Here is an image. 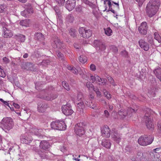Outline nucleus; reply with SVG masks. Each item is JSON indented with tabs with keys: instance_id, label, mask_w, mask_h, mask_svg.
Here are the masks:
<instances>
[{
	"instance_id": "obj_1",
	"label": "nucleus",
	"mask_w": 161,
	"mask_h": 161,
	"mask_svg": "<svg viewBox=\"0 0 161 161\" xmlns=\"http://www.w3.org/2000/svg\"><path fill=\"white\" fill-rule=\"evenodd\" d=\"M160 5V0H150L147 3L146 11L148 17H152L158 11Z\"/></svg>"
},
{
	"instance_id": "obj_2",
	"label": "nucleus",
	"mask_w": 161,
	"mask_h": 161,
	"mask_svg": "<svg viewBox=\"0 0 161 161\" xmlns=\"http://www.w3.org/2000/svg\"><path fill=\"white\" fill-rule=\"evenodd\" d=\"M146 112L144 118L146 125L148 129H153L154 128V125L152 123L153 117L151 115L153 111L150 109L148 108Z\"/></svg>"
},
{
	"instance_id": "obj_3",
	"label": "nucleus",
	"mask_w": 161,
	"mask_h": 161,
	"mask_svg": "<svg viewBox=\"0 0 161 161\" xmlns=\"http://www.w3.org/2000/svg\"><path fill=\"white\" fill-rule=\"evenodd\" d=\"M67 68L68 70H70L75 74L77 75L79 73L83 78L86 80H87L88 79L85 69H82L80 67H77L76 69H75L72 66L70 65H68Z\"/></svg>"
},
{
	"instance_id": "obj_4",
	"label": "nucleus",
	"mask_w": 161,
	"mask_h": 161,
	"mask_svg": "<svg viewBox=\"0 0 161 161\" xmlns=\"http://www.w3.org/2000/svg\"><path fill=\"white\" fill-rule=\"evenodd\" d=\"M153 140V138L151 136H141L138 139V143L141 145L146 146L151 144Z\"/></svg>"
},
{
	"instance_id": "obj_5",
	"label": "nucleus",
	"mask_w": 161,
	"mask_h": 161,
	"mask_svg": "<svg viewBox=\"0 0 161 161\" xmlns=\"http://www.w3.org/2000/svg\"><path fill=\"white\" fill-rule=\"evenodd\" d=\"M3 129L8 130L11 129L14 125V122L12 119L10 117H6L3 119L2 120Z\"/></svg>"
},
{
	"instance_id": "obj_6",
	"label": "nucleus",
	"mask_w": 161,
	"mask_h": 161,
	"mask_svg": "<svg viewBox=\"0 0 161 161\" xmlns=\"http://www.w3.org/2000/svg\"><path fill=\"white\" fill-rule=\"evenodd\" d=\"M51 126L52 129L58 130H64L65 129L66 125L63 121H55L52 122Z\"/></svg>"
},
{
	"instance_id": "obj_7",
	"label": "nucleus",
	"mask_w": 161,
	"mask_h": 161,
	"mask_svg": "<svg viewBox=\"0 0 161 161\" xmlns=\"http://www.w3.org/2000/svg\"><path fill=\"white\" fill-rule=\"evenodd\" d=\"M106 2H108L109 7V10L114 14L115 13V10H118L119 8L118 2L115 3L113 1L112 2L110 0H104V4H105Z\"/></svg>"
},
{
	"instance_id": "obj_8",
	"label": "nucleus",
	"mask_w": 161,
	"mask_h": 161,
	"mask_svg": "<svg viewBox=\"0 0 161 161\" xmlns=\"http://www.w3.org/2000/svg\"><path fill=\"white\" fill-rule=\"evenodd\" d=\"M85 125L83 123H80L75 125V131L76 134L80 136H83L85 132Z\"/></svg>"
},
{
	"instance_id": "obj_9",
	"label": "nucleus",
	"mask_w": 161,
	"mask_h": 161,
	"mask_svg": "<svg viewBox=\"0 0 161 161\" xmlns=\"http://www.w3.org/2000/svg\"><path fill=\"white\" fill-rule=\"evenodd\" d=\"M90 80L92 81V83L95 82L99 85H104L106 82V80L104 79L100 78L97 75L94 74V75H90Z\"/></svg>"
},
{
	"instance_id": "obj_10",
	"label": "nucleus",
	"mask_w": 161,
	"mask_h": 161,
	"mask_svg": "<svg viewBox=\"0 0 161 161\" xmlns=\"http://www.w3.org/2000/svg\"><path fill=\"white\" fill-rule=\"evenodd\" d=\"M62 110L63 114L66 116L71 115L74 113L71 106L69 103H66L62 107Z\"/></svg>"
},
{
	"instance_id": "obj_11",
	"label": "nucleus",
	"mask_w": 161,
	"mask_h": 161,
	"mask_svg": "<svg viewBox=\"0 0 161 161\" xmlns=\"http://www.w3.org/2000/svg\"><path fill=\"white\" fill-rule=\"evenodd\" d=\"M79 32L81 36L84 38H88L92 35V31L90 30H87L84 27L79 29Z\"/></svg>"
},
{
	"instance_id": "obj_12",
	"label": "nucleus",
	"mask_w": 161,
	"mask_h": 161,
	"mask_svg": "<svg viewBox=\"0 0 161 161\" xmlns=\"http://www.w3.org/2000/svg\"><path fill=\"white\" fill-rule=\"evenodd\" d=\"M137 110V109L135 110L131 108H128V111L122 109L119 111L118 114L120 118H124L128 114H130V113H136Z\"/></svg>"
},
{
	"instance_id": "obj_13",
	"label": "nucleus",
	"mask_w": 161,
	"mask_h": 161,
	"mask_svg": "<svg viewBox=\"0 0 161 161\" xmlns=\"http://www.w3.org/2000/svg\"><path fill=\"white\" fill-rule=\"evenodd\" d=\"M111 138L117 143H119L121 140L120 135L115 129H113L110 133Z\"/></svg>"
},
{
	"instance_id": "obj_14",
	"label": "nucleus",
	"mask_w": 161,
	"mask_h": 161,
	"mask_svg": "<svg viewBox=\"0 0 161 161\" xmlns=\"http://www.w3.org/2000/svg\"><path fill=\"white\" fill-rule=\"evenodd\" d=\"M101 132L103 136L109 138L110 134V130L109 127L106 125L102 127L101 128Z\"/></svg>"
},
{
	"instance_id": "obj_15",
	"label": "nucleus",
	"mask_w": 161,
	"mask_h": 161,
	"mask_svg": "<svg viewBox=\"0 0 161 161\" xmlns=\"http://www.w3.org/2000/svg\"><path fill=\"white\" fill-rule=\"evenodd\" d=\"M94 45L97 50L103 51L106 49L105 45L103 44L102 41L99 40H95L94 41Z\"/></svg>"
},
{
	"instance_id": "obj_16",
	"label": "nucleus",
	"mask_w": 161,
	"mask_h": 161,
	"mask_svg": "<svg viewBox=\"0 0 161 161\" xmlns=\"http://www.w3.org/2000/svg\"><path fill=\"white\" fill-rule=\"evenodd\" d=\"M147 22H142L138 28V31L141 34L145 35L147 34Z\"/></svg>"
},
{
	"instance_id": "obj_17",
	"label": "nucleus",
	"mask_w": 161,
	"mask_h": 161,
	"mask_svg": "<svg viewBox=\"0 0 161 161\" xmlns=\"http://www.w3.org/2000/svg\"><path fill=\"white\" fill-rule=\"evenodd\" d=\"M161 149V148L159 147L154 149L152 152H149V154L151 159L158 158L159 157V152L158 151Z\"/></svg>"
},
{
	"instance_id": "obj_18",
	"label": "nucleus",
	"mask_w": 161,
	"mask_h": 161,
	"mask_svg": "<svg viewBox=\"0 0 161 161\" xmlns=\"http://www.w3.org/2000/svg\"><path fill=\"white\" fill-rule=\"evenodd\" d=\"M52 41V45L54 48L60 47L62 44L58 37L55 36L53 37Z\"/></svg>"
},
{
	"instance_id": "obj_19",
	"label": "nucleus",
	"mask_w": 161,
	"mask_h": 161,
	"mask_svg": "<svg viewBox=\"0 0 161 161\" xmlns=\"http://www.w3.org/2000/svg\"><path fill=\"white\" fill-rule=\"evenodd\" d=\"M75 0H69L67 1L66 7L68 10L70 11L73 10L75 6Z\"/></svg>"
},
{
	"instance_id": "obj_20",
	"label": "nucleus",
	"mask_w": 161,
	"mask_h": 161,
	"mask_svg": "<svg viewBox=\"0 0 161 161\" xmlns=\"http://www.w3.org/2000/svg\"><path fill=\"white\" fill-rule=\"evenodd\" d=\"M3 36L5 38H10L13 35V33L11 31L8 30L6 27H3Z\"/></svg>"
},
{
	"instance_id": "obj_21",
	"label": "nucleus",
	"mask_w": 161,
	"mask_h": 161,
	"mask_svg": "<svg viewBox=\"0 0 161 161\" xmlns=\"http://www.w3.org/2000/svg\"><path fill=\"white\" fill-rule=\"evenodd\" d=\"M39 146L41 149L47 150L49 148L50 145L48 142L45 140H43L40 142Z\"/></svg>"
},
{
	"instance_id": "obj_22",
	"label": "nucleus",
	"mask_w": 161,
	"mask_h": 161,
	"mask_svg": "<svg viewBox=\"0 0 161 161\" xmlns=\"http://www.w3.org/2000/svg\"><path fill=\"white\" fill-rule=\"evenodd\" d=\"M47 107V105L44 102L41 101L38 104V110L40 113H43L45 112Z\"/></svg>"
},
{
	"instance_id": "obj_23",
	"label": "nucleus",
	"mask_w": 161,
	"mask_h": 161,
	"mask_svg": "<svg viewBox=\"0 0 161 161\" xmlns=\"http://www.w3.org/2000/svg\"><path fill=\"white\" fill-rule=\"evenodd\" d=\"M139 43L141 47L145 51H147L149 47L148 43L143 40H140L139 42Z\"/></svg>"
},
{
	"instance_id": "obj_24",
	"label": "nucleus",
	"mask_w": 161,
	"mask_h": 161,
	"mask_svg": "<svg viewBox=\"0 0 161 161\" xmlns=\"http://www.w3.org/2000/svg\"><path fill=\"white\" fill-rule=\"evenodd\" d=\"M85 103L89 107L93 109L98 108L96 101H85Z\"/></svg>"
},
{
	"instance_id": "obj_25",
	"label": "nucleus",
	"mask_w": 161,
	"mask_h": 161,
	"mask_svg": "<svg viewBox=\"0 0 161 161\" xmlns=\"http://www.w3.org/2000/svg\"><path fill=\"white\" fill-rule=\"evenodd\" d=\"M31 132L34 135L38 136H41L42 133V129H37L36 128H32L31 129Z\"/></svg>"
},
{
	"instance_id": "obj_26",
	"label": "nucleus",
	"mask_w": 161,
	"mask_h": 161,
	"mask_svg": "<svg viewBox=\"0 0 161 161\" xmlns=\"http://www.w3.org/2000/svg\"><path fill=\"white\" fill-rule=\"evenodd\" d=\"M33 139L31 136L28 135L25 136V137L22 139V142L25 144H28L30 143L32 141Z\"/></svg>"
},
{
	"instance_id": "obj_27",
	"label": "nucleus",
	"mask_w": 161,
	"mask_h": 161,
	"mask_svg": "<svg viewBox=\"0 0 161 161\" xmlns=\"http://www.w3.org/2000/svg\"><path fill=\"white\" fill-rule=\"evenodd\" d=\"M102 145L107 148H110L111 146V143L109 140H104L102 141Z\"/></svg>"
},
{
	"instance_id": "obj_28",
	"label": "nucleus",
	"mask_w": 161,
	"mask_h": 161,
	"mask_svg": "<svg viewBox=\"0 0 161 161\" xmlns=\"http://www.w3.org/2000/svg\"><path fill=\"white\" fill-rule=\"evenodd\" d=\"M31 23V21L29 19H26L21 20L20 22V24L23 26H28Z\"/></svg>"
},
{
	"instance_id": "obj_29",
	"label": "nucleus",
	"mask_w": 161,
	"mask_h": 161,
	"mask_svg": "<svg viewBox=\"0 0 161 161\" xmlns=\"http://www.w3.org/2000/svg\"><path fill=\"white\" fill-rule=\"evenodd\" d=\"M73 97V100H78L80 101L81 100L83 97L82 93L81 92H79L78 93L77 95V96H75V97Z\"/></svg>"
},
{
	"instance_id": "obj_30",
	"label": "nucleus",
	"mask_w": 161,
	"mask_h": 161,
	"mask_svg": "<svg viewBox=\"0 0 161 161\" xmlns=\"http://www.w3.org/2000/svg\"><path fill=\"white\" fill-rule=\"evenodd\" d=\"M105 34L107 36H110L112 35L113 31L110 27L104 28Z\"/></svg>"
},
{
	"instance_id": "obj_31",
	"label": "nucleus",
	"mask_w": 161,
	"mask_h": 161,
	"mask_svg": "<svg viewBox=\"0 0 161 161\" xmlns=\"http://www.w3.org/2000/svg\"><path fill=\"white\" fill-rule=\"evenodd\" d=\"M79 60L80 62L84 64L87 62V59L85 56L81 55L79 58Z\"/></svg>"
},
{
	"instance_id": "obj_32",
	"label": "nucleus",
	"mask_w": 161,
	"mask_h": 161,
	"mask_svg": "<svg viewBox=\"0 0 161 161\" xmlns=\"http://www.w3.org/2000/svg\"><path fill=\"white\" fill-rule=\"evenodd\" d=\"M65 19L67 22L70 23L72 22L74 20L73 16L70 14L67 15L65 18Z\"/></svg>"
},
{
	"instance_id": "obj_33",
	"label": "nucleus",
	"mask_w": 161,
	"mask_h": 161,
	"mask_svg": "<svg viewBox=\"0 0 161 161\" xmlns=\"http://www.w3.org/2000/svg\"><path fill=\"white\" fill-rule=\"evenodd\" d=\"M25 8V10L27 11V12L28 13V14H32L33 13V10L30 4H28V5L26 6Z\"/></svg>"
},
{
	"instance_id": "obj_34",
	"label": "nucleus",
	"mask_w": 161,
	"mask_h": 161,
	"mask_svg": "<svg viewBox=\"0 0 161 161\" xmlns=\"http://www.w3.org/2000/svg\"><path fill=\"white\" fill-rule=\"evenodd\" d=\"M69 33L70 35L73 37H75L76 36V31L75 29L71 28L69 30Z\"/></svg>"
},
{
	"instance_id": "obj_35",
	"label": "nucleus",
	"mask_w": 161,
	"mask_h": 161,
	"mask_svg": "<svg viewBox=\"0 0 161 161\" xmlns=\"http://www.w3.org/2000/svg\"><path fill=\"white\" fill-rule=\"evenodd\" d=\"M86 86L90 91L92 90H94V89L95 88L94 87V86L92 84L90 81H87L86 82Z\"/></svg>"
},
{
	"instance_id": "obj_36",
	"label": "nucleus",
	"mask_w": 161,
	"mask_h": 161,
	"mask_svg": "<svg viewBox=\"0 0 161 161\" xmlns=\"http://www.w3.org/2000/svg\"><path fill=\"white\" fill-rule=\"evenodd\" d=\"M154 39L159 43L161 42V37L157 32H155L154 34Z\"/></svg>"
},
{
	"instance_id": "obj_37",
	"label": "nucleus",
	"mask_w": 161,
	"mask_h": 161,
	"mask_svg": "<svg viewBox=\"0 0 161 161\" xmlns=\"http://www.w3.org/2000/svg\"><path fill=\"white\" fill-rule=\"evenodd\" d=\"M103 92L105 96L108 99H109L111 97V94L105 89L103 90Z\"/></svg>"
},
{
	"instance_id": "obj_38",
	"label": "nucleus",
	"mask_w": 161,
	"mask_h": 161,
	"mask_svg": "<svg viewBox=\"0 0 161 161\" xmlns=\"http://www.w3.org/2000/svg\"><path fill=\"white\" fill-rule=\"evenodd\" d=\"M35 36L39 40H41L43 39V35L41 33H36V34Z\"/></svg>"
},
{
	"instance_id": "obj_39",
	"label": "nucleus",
	"mask_w": 161,
	"mask_h": 161,
	"mask_svg": "<svg viewBox=\"0 0 161 161\" xmlns=\"http://www.w3.org/2000/svg\"><path fill=\"white\" fill-rule=\"evenodd\" d=\"M62 85L64 88L66 90L69 91L70 90V88L69 84L67 83H66L65 81L62 82Z\"/></svg>"
},
{
	"instance_id": "obj_40",
	"label": "nucleus",
	"mask_w": 161,
	"mask_h": 161,
	"mask_svg": "<svg viewBox=\"0 0 161 161\" xmlns=\"http://www.w3.org/2000/svg\"><path fill=\"white\" fill-rule=\"evenodd\" d=\"M154 72L156 76L157 77V74H158V75H160V76H161V69L159 68H157L156 69H155L154 71Z\"/></svg>"
},
{
	"instance_id": "obj_41",
	"label": "nucleus",
	"mask_w": 161,
	"mask_h": 161,
	"mask_svg": "<svg viewBox=\"0 0 161 161\" xmlns=\"http://www.w3.org/2000/svg\"><path fill=\"white\" fill-rule=\"evenodd\" d=\"M6 7L3 5H0V13H2L5 11L6 10Z\"/></svg>"
},
{
	"instance_id": "obj_42",
	"label": "nucleus",
	"mask_w": 161,
	"mask_h": 161,
	"mask_svg": "<svg viewBox=\"0 0 161 161\" xmlns=\"http://www.w3.org/2000/svg\"><path fill=\"white\" fill-rule=\"evenodd\" d=\"M110 47V49L111 50L112 52L115 53H116L117 52L118 48L116 46L114 45H112Z\"/></svg>"
},
{
	"instance_id": "obj_43",
	"label": "nucleus",
	"mask_w": 161,
	"mask_h": 161,
	"mask_svg": "<svg viewBox=\"0 0 161 161\" xmlns=\"http://www.w3.org/2000/svg\"><path fill=\"white\" fill-rule=\"evenodd\" d=\"M55 1L59 6L63 5L65 2V0H55Z\"/></svg>"
},
{
	"instance_id": "obj_44",
	"label": "nucleus",
	"mask_w": 161,
	"mask_h": 161,
	"mask_svg": "<svg viewBox=\"0 0 161 161\" xmlns=\"http://www.w3.org/2000/svg\"><path fill=\"white\" fill-rule=\"evenodd\" d=\"M77 107L79 108L82 109L84 107V104L83 101H81L77 104Z\"/></svg>"
},
{
	"instance_id": "obj_45",
	"label": "nucleus",
	"mask_w": 161,
	"mask_h": 161,
	"mask_svg": "<svg viewBox=\"0 0 161 161\" xmlns=\"http://www.w3.org/2000/svg\"><path fill=\"white\" fill-rule=\"evenodd\" d=\"M21 15L25 17H27L29 15L28 13L27 12V11L25 10H24V11H22L21 12Z\"/></svg>"
},
{
	"instance_id": "obj_46",
	"label": "nucleus",
	"mask_w": 161,
	"mask_h": 161,
	"mask_svg": "<svg viewBox=\"0 0 161 161\" xmlns=\"http://www.w3.org/2000/svg\"><path fill=\"white\" fill-rule=\"evenodd\" d=\"M0 76L3 78L6 76V74L4 70L1 68H0Z\"/></svg>"
},
{
	"instance_id": "obj_47",
	"label": "nucleus",
	"mask_w": 161,
	"mask_h": 161,
	"mask_svg": "<svg viewBox=\"0 0 161 161\" xmlns=\"http://www.w3.org/2000/svg\"><path fill=\"white\" fill-rule=\"evenodd\" d=\"M93 90L95 92L98 97H100L101 94V92L99 91L98 89L97 88H95Z\"/></svg>"
},
{
	"instance_id": "obj_48",
	"label": "nucleus",
	"mask_w": 161,
	"mask_h": 161,
	"mask_svg": "<svg viewBox=\"0 0 161 161\" xmlns=\"http://www.w3.org/2000/svg\"><path fill=\"white\" fill-rule=\"evenodd\" d=\"M107 78L108 80L112 85H114V80L111 77L108 76L107 77Z\"/></svg>"
},
{
	"instance_id": "obj_49",
	"label": "nucleus",
	"mask_w": 161,
	"mask_h": 161,
	"mask_svg": "<svg viewBox=\"0 0 161 161\" xmlns=\"http://www.w3.org/2000/svg\"><path fill=\"white\" fill-rule=\"evenodd\" d=\"M74 155L72 154H69L66 155L65 157L66 158L68 159H71L74 158Z\"/></svg>"
},
{
	"instance_id": "obj_50",
	"label": "nucleus",
	"mask_w": 161,
	"mask_h": 161,
	"mask_svg": "<svg viewBox=\"0 0 161 161\" xmlns=\"http://www.w3.org/2000/svg\"><path fill=\"white\" fill-rule=\"evenodd\" d=\"M104 116L107 118H108L109 116V113L107 110H105L104 111Z\"/></svg>"
},
{
	"instance_id": "obj_51",
	"label": "nucleus",
	"mask_w": 161,
	"mask_h": 161,
	"mask_svg": "<svg viewBox=\"0 0 161 161\" xmlns=\"http://www.w3.org/2000/svg\"><path fill=\"white\" fill-rule=\"evenodd\" d=\"M3 61L6 64H8L10 61L6 57H4L3 59Z\"/></svg>"
},
{
	"instance_id": "obj_52",
	"label": "nucleus",
	"mask_w": 161,
	"mask_h": 161,
	"mask_svg": "<svg viewBox=\"0 0 161 161\" xmlns=\"http://www.w3.org/2000/svg\"><path fill=\"white\" fill-rule=\"evenodd\" d=\"M19 37L21 41L22 42H24L25 40V36L23 35H20Z\"/></svg>"
},
{
	"instance_id": "obj_53",
	"label": "nucleus",
	"mask_w": 161,
	"mask_h": 161,
	"mask_svg": "<svg viewBox=\"0 0 161 161\" xmlns=\"http://www.w3.org/2000/svg\"><path fill=\"white\" fill-rule=\"evenodd\" d=\"M158 130L161 132V120H159L157 123Z\"/></svg>"
},
{
	"instance_id": "obj_54",
	"label": "nucleus",
	"mask_w": 161,
	"mask_h": 161,
	"mask_svg": "<svg viewBox=\"0 0 161 161\" xmlns=\"http://www.w3.org/2000/svg\"><path fill=\"white\" fill-rule=\"evenodd\" d=\"M139 4V6H142L143 2L145 1V0H135Z\"/></svg>"
},
{
	"instance_id": "obj_55",
	"label": "nucleus",
	"mask_w": 161,
	"mask_h": 161,
	"mask_svg": "<svg viewBox=\"0 0 161 161\" xmlns=\"http://www.w3.org/2000/svg\"><path fill=\"white\" fill-rule=\"evenodd\" d=\"M149 93L151 95V97H154L155 95V93L153 90H151L149 91Z\"/></svg>"
},
{
	"instance_id": "obj_56",
	"label": "nucleus",
	"mask_w": 161,
	"mask_h": 161,
	"mask_svg": "<svg viewBox=\"0 0 161 161\" xmlns=\"http://www.w3.org/2000/svg\"><path fill=\"white\" fill-rule=\"evenodd\" d=\"M90 68L92 71H94L96 70V66L94 64H91L90 66Z\"/></svg>"
},
{
	"instance_id": "obj_57",
	"label": "nucleus",
	"mask_w": 161,
	"mask_h": 161,
	"mask_svg": "<svg viewBox=\"0 0 161 161\" xmlns=\"http://www.w3.org/2000/svg\"><path fill=\"white\" fill-rule=\"evenodd\" d=\"M82 9V7L80 5L78 6L76 8V10L77 11L80 12Z\"/></svg>"
},
{
	"instance_id": "obj_58",
	"label": "nucleus",
	"mask_w": 161,
	"mask_h": 161,
	"mask_svg": "<svg viewBox=\"0 0 161 161\" xmlns=\"http://www.w3.org/2000/svg\"><path fill=\"white\" fill-rule=\"evenodd\" d=\"M56 54L59 58H61V59L63 58H62L63 57V55L59 51H56Z\"/></svg>"
},
{
	"instance_id": "obj_59",
	"label": "nucleus",
	"mask_w": 161,
	"mask_h": 161,
	"mask_svg": "<svg viewBox=\"0 0 161 161\" xmlns=\"http://www.w3.org/2000/svg\"><path fill=\"white\" fill-rule=\"evenodd\" d=\"M121 54L124 57H126L127 56L128 53L126 51L124 50L121 52Z\"/></svg>"
},
{
	"instance_id": "obj_60",
	"label": "nucleus",
	"mask_w": 161,
	"mask_h": 161,
	"mask_svg": "<svg viewBox=\"0 0 161 161\" xmlns=\"http://www.w3.org/2000/svg\"><path fill=\"white\" fill-rule=\"evenodd\" d=\"M3 103L5 105H7L10 108H11V107L9 105V101H2Z\"/></svg>"
},
{
	"instance_id": "obj_61",
	"label": "nucleus",
	"mask_w": 161,
	"mask_h": 161,
	"mask_svg": "<svg viewBox=\"0 0 161 161\" xmlns=\"http://www.w3.org/2000/svg\"><path fill=\"white\" fill-rule=\"evenodd\" d=\"M60 150L63 152H65L66 150L65 147L64 146H61L60 148Z\"/></svg>"
},
{
	"instance_id": "obj_62",
	"label": "nucleus",
	"mask_w": 161,
	"mask_h": 161,
	"mask_svg": "<svg viewBox=\"0 0 161 161\" xmlns=\"http://www.w3.org/2000/svg\"><path fill=\"white\" fill-rule=\"evenodd\" d=\"M13 105L16 108H19L20 107V106L19 104L14 103H13Z\"/></svg>"
},
{
	"instance_id": "obj_63",
	"label": "nucleus",
	"mask_w": 161,
	"mask_h": 161,
	"mask_svg": "<svg viewBox=\"0 0 161 161\" xmlns=\"http://www.w3.org/2000/svg\"><path fill=\"white\" fill-rule=\"evenodd\" d=\"M83 2L86 4L90 5L91 3L87 0H83Z\"/></svg>"
},
{
	"instance_id": "obj_64",
	"label": "nucleus",
	"mask_w": 161,
	"mask_h": 161,
	"mask_svg": "<svg viewBox=\"0 0 161 161\" xmlns=\"http://www.w3.org/2000/svg\"><path fill=\"white\" fill-rule=\"evenodd\" d=\"M130 97L131 98H132L133 99L136 100V97L134 95L132 94L130 96Z\"/></svg>"
}]
</instances>
